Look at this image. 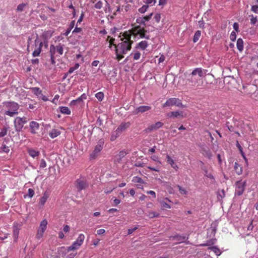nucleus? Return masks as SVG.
<instances>
[{
  "label": "nucleus",
  "instance_id": "f257e3e1",
  "mask_svg": "<svg viewBox=\"0 0 258 258\" xmlns=\"http://www.w3.org/2000/svg\"><path fill=\"white\" fill-rule=\"evenodd\" d=\"M119 37L121 42L114 45L116 58L118 60L131 49L134 41L143 38L148 40L150 37L145 28L140 26H135L130 30L121 33Z\"/></svg>",
  "mask_w": 258,
  "mask_h": 258
},
{
  "label": "nucleus",
  "instance_id": "f03ea898",
  "mask_svg": "<svg viewBox=\"0 0 258 258\" xmlns=\"http://www.w3.org/2000/svg\"><path fill=\"white\" fill-rule=\"evenodd\" d=\"M207 72V70L201 68H196L189 75L187 81L192 86L198 87L202 78L205 77Z\"/></svg>",
  "mask_w": 258,
  "mask_h": 258
},
{
  "label": "nucleus",
  "instance_id": "7ed1b4c3",
  "mask_svg": "<svg viewBox=\"0 0 258 258\" xmlns=\"http://www.w3.org/2000/svg\"><path fill=\"white\" fill-rule=\"evenodd\" d=\"M4 104L6 108L8 109V110L5 112V115L12 117L15 114H18L19 105L17 103L13 101L5 102Z\"/></svg>",
  "mask_w": 258,
  "mask_h": 258
},
{
  "label": "nucleus",
  "instance_id": "20e7f679",
  "mask_svg": "<svg viewBox=\"0 0 258 258\" xmlns=\"http://www.w3.org/2000/svg\"><path fill=\"white\" fill-rule=\"evenodd\" d=\"M104 145V141L103 139H100L95 146L94 150L90 154V158L91 159H95L102 150Z\"/></svg>",
  "mask_w": 258,
  "mask_h": 258
},
{
  "label": "nucleus",
  "instance_id": "39448f33",
  "mask_svg": "<svg viewBox=\"0 0 258 258\" xmlns=\"http://www.w3.org/2000/svg\"><path fill=\"white\" fill-rule=\"evenodd\" d=\"M48 222L46 219H43L40 223L39 226L37 229L36 238L40 239L43 236L44 232L47 229Z\"/></svg>",
  "mask_w": 258,
  "mask_h": 258
},
{
  "label": "nucleus",
  "instance_id": "423d86ee",
  "mask_svg": "<svg viewBox=\"0 0 258 258\" xmlns=\"http://www.w3.org/2000/svg\"><path fill=\"white\" fill-rule=\"evenodd\" d=\"M34 44L35 48L32 53V56L33 57H37L39 56L41 53L43 43L37 37L35 40Z\"/></svg>",
  "mask_w": 258,
  "mask_h": 258
},
{
  "label": "nucleus",
  "instance_id": "0eeeda50",
  "mask_svg": "<svg viewBox=\"0 0 258 258\" xmlns=\"http://www.w3.org/2000/svg\"><path fill=\"white\" fill-rule=\"evenodd\" d=\"M173 105H176L178 107L182 106V103H181L180 101L178 99L175 98H171L168 99L166 101V102L164 104H163V107H166L172 106Z\"/></svg>",
  "mask_w": 258,
  "mask_h": 258
},
{
  "label": "nucleus",
  "instance_id": "6e6552de",
  "mask_svg": "<svg viewBox=\"0 0 258 258\" xmlns=\"http://www.w3.org/2000/svg\"><path fill=\"white\" fill-rule=\"evenodd\" d=\"M246 185L245 181H239L236 183L235 187V195L240 196L241 195L244 190L245 187Z\"/></svg>",
  "mask_w": 258,
  "mask_h": 258
},
{
  "label": "nucleus",
  "instance_id": "1a4fd4ad",
  "mask_svg": "<svg viewBox=\"0 0 258 258\" xmlns=\"http://www.w3.org/2000/svg\"><path fill=\"white\" fill-rule=\"evenodd\" d=\"M27 122V118L26 117H17L14 121L15 126L17 131L21 130L24 124Z\"/></svg>",
  "mask_w": 258,
  "mask_h": 258
},
{
  "label": "nucleus",
  "instance_id": "9d476101",
  "mask_svg": "<svg viewBox=\"0 0 258 258\" xmlns=\"http://www.w3.org/2000/svg\"><path fill=\"white\" fill-rule=\"evenodd\" d=\"M153 15V13H152L144 17H140L136 19V22L140 25V26L141 25L145 26L146 23L151 20Z\"/></svg>",
  "mask_w": 258,
  "mask_h": 258
},
{
  "label": "nucleus",
  "instance_id": "9b49d317",
  "mask_svg": "<svg viewBox=\"0 0 258 258\" xmlns=\"http://www.w3.org/2000/svg\"><path fill=\"white\" fill-rule=\"evenodd\" d=\"M185 115L184 113L182 111H172L170 113H168L167 114V116L169 118H175V117H181L183 118L185 117Z\"/></svg>",
  "mask_w": 258,
  "mask_h": 258
},
{
  "label": "nucleus",
  "instance_id": "f8f14e48",
  "mask_svg": "<svg viewBox=\"0 0 258 258\" xmlns=\"http://www.w3.org/2000/svg\"><path fill=\"white\" fill-rule=\"evenodd\" d=\"M163 125V123L162 122L158 121L155 123L152 124L148 126L147 128V131L148 132H151L152 131L156 130L160 127H161Z\"/></svg>",
  "mask_w": 258,
  "mask_h": 258
},
{
  "label": "nucleus",
  "instance_id": "ddd939ff",
  "mask_svg": "<svg viewBox=\"0 0 258 258\" xmlns=\"http://www.w3.org/2000/svg\"><path fill=\"white\" fill-rule=\"evenodd\" d=\"M166 161L167 163L169 164L172 168H173L175 170H178V166L175 163L173 159L171 158L168 154L166 155Z\"/></svg>",
  "mask_w": 258,
  "mask_h": 258
},
{
  "label": "nucleus",
  "instance_id": "4468645a",
  "mask_svg": "<svg viewBox=\"0 0 258 258\" xmlns=\"http://www.w3.org/2000/svg\"><path fill=\"white\" fill-rule=\"evenodd\" d=\"M148 46L149 43L146 40H142L136 44L135 48L136 49L144 50L148 47Z\"/></svg>",
  "mask_w": 258,
  "mask_h": 258
},
{
  "label": "nucleus",
  "instance_id": "2eb2a0df",
  "mask_svg": "<svg viewBox=\"0 0 258 258\" xmlns=\"http://www.w3.org/2000/svg\"><path fill=\"white\" fill-rule=\"evenodd\" d=\"M21 225L18 223L15 222L13 225V236L15 240H17L19 233Z\"/></svg>",
  "mask_w": 258,
  "mask_h": 258
},
{
  "label": "nucleus",
  "instance_id": "dca6fc26",
  "mask_svg": "<svg viewBox=\"0 0 258 258\" xmlns=\"http://www.w3.org/2000/svg\"><path fill=\"white\" fill-rule=\"evenodd\" d=\"M77 187L79 190L85 189L87 186V183L85 180L81 179H78L77 180Z\"/></svg>",
  "mask_w": 258,
  "mask_h": 258
},
{
  "label": "nucleus",
  "instance_id": "f3484780",
  "mask_svg": "<svg viewBox=\"0 0 258 258\" xmlns=\"http://www.w3.org/2000/svg\"><path fill=\"white\" fill-rule=\"evenodd\" d=\"M30 127L31 130V133L33 134H36L37 131L39 128V124L38 122L35 121H32L30 123Z\"/></svg>",
  "mask_w": 258,
  "mask_h": 258
},
{
  "label": "nucleus",
  "instance_id": "a211bd4d",
  "mask_svg": "<svg viewBox=\"0 0 258 258\" xmlns=\"http://www.w3.org/2000/svg\"><path fill=\"white\" fill-rule=\"evenodd\" d=\"M151 107L149 106H141L137 107L135 110V113H143L150 110Z\"/></svg>",
  "mask_w": 258,
  "mask_h": 258
},
{
  "label": "nucleus",
  "instance_id": "6ab92c4d",
  "mask_svg": "<svg viewBox=\"0 0 258 258\" xmlns=\"http://www.w3.org/2000/svg\"><path fill=\"white\" fill-rule=\"evenodd\" d=\"M130 126V122H123L121 123L117 128V130L121 134L127 128Z\"/></svg>",
  "mask_w": 258,
  "mask_h": 258
},
{
  "label": "nucleus",
  "instance_id": "aec40b11",
  "mask_svg": "<svg viewBox=\"0 0 258 258\" xmlns=\"http://www.w3.org/2000/svg\"><path fill=\"white\" fill-rule=\"evenodd\" d=\"M49 194L47 192H45L42 197L40 199L39 204L41 206H44L49 198Z\"/></svg>",
  "mask_w": 258,
  "mask_h": 258
},
{
  "label": "nucleus",
  "instance_id": "412c9836",
  "mask_svg": "<svg viewBox=\"0 0 258 258\" xmlns=\"http://www.w3.org/2000/svg\"><path fill=\"white\" fill-rule=\"evenodd\" d=\"M60 134V132L57 129H52L51 130L49 133V136L51 138L54 139L57 136H58Z\"/></svg>",
  "mask_w": 258,
  "mask_h": 258
},
{
  "label": "nucleus",
  "instance_id": "4be33fe9",
  "mask_svg": "<svg viewBox=\"0 0 258 258\" xmlns=\"http://www.w3.org/2000/svg\"><path fill=\"white\" fill-rule=\"evenodd\" d=\"M28 153L29 155L33 158L38 157L40 155V152L38 151L35 150L33 149H29Z\"/></svg>",
  "mask_w": 258,
  "mask_h": 258
},
{
  "label": "nucleus",
  "instance_id": "5701e85b",
  "mask_svg": "<svg viewBox=\"0 0 258 258\" xmlns=\"http://www.w3.org/2000/svg\"><path fill=\"white\" fill-rule=\"evenodd\" d=\"M58 109L59 111L64 114L70 115L71 113L70 109L67 106H61Z\"/></svg>",
  "mask_w": 258,
  "mask_h": 258
},
{
  "label": "nucleus",
  "instance_id": "b1692460",
  "mask_svg": "<svg viewBox=\"0 0 258 258\" xmlns=\"http://www.w3.org/2000/svg\"><path fill=\"white\" fill-rule=\"evenodd\" d=\"M80 246V244L74 241L71 246L67 247V251L78 249Z\"/></svg>",
  "mask_w": 258,
  "mask_h": 258
},
{
  "label": "nucleus",
  "instance_id": "393cba45",
  "mask_svg": "<svg viewBox=\"0 0 258 258\" xmlns=\"http://www.w3.org/2000/svg\"><path fill=\"white\" fill-rule=\"evenodd\" d=\"M121 133L116 129L115 131H113L111 133V135L110 137V140L111 141H114L117 138H118Z\"/></svg>",
  "mask_w": 258,
  "mask_h": 258
},
{
  "label": "nucleus",
  "instance_id": "a878e982",
  "mask_svg": "<svg viewBox=\"0 0 258 258\" xmlns=\"http://www.w3.org/2000/svg\"><path fill=\"white\" fill-rule=\"evenodd\" d=\"M237 48L238 50L241 52L243 49V41L242 39H238L236 43Z\"/></svg>",
  "mask_w": 258,
  "mask_h": 258
},
{
  "label": "nucleus",
  "instance_id": "bb28decb",
  "mask_svg": "<svg viewBox=\"0 0 258 258\" xmlns=\"http://www.w3.org/2000/svg\"><path fill=\"white\" fill-rule=\"evenodd\" d=\"M130 55L133 57L134 60H137L140 58L141 54L139 51H135L132 52Z\"/></svg>",
  "mask_w": 258,
  "mask_h": 258
},
{
  "label": "nucleus",
  "instance_id": "cd10ccee",
  "mask_svg": "<svg viewBox=\"0 0 258 258\" xmlns=\"http://www.w3.org/2000/svg\"><path fill=\"white\" fill-rule=\"evenodd\" d=\"M85 239V235L83 234H80L79 235L78 237L76 239V240L75 241L76 243L80 244L81 246L82 245Z\"/></svg>",
  "mask_w": 258,
  "mask_h": 258
},
{
  "label": "nucleus",
  "instance_id": "c85d7f7f",
  "mask_svg": "<svg viewBox=\"0 0 258 258\" xmlns=\"http://www.w3.org/2000/svg\"><path fill=\"white\" fill-rule=\"evenodd\" d=\"M55 47V50L59 54V55H62L63 52V45L61 44H59Z\"/></svg>",
  "mask_w": 258,
  "mask_h": 258
},
{
  "label": "nucleus",
  "instance_id": "c756f323",
  "mask_svg": "<svg viewBox=\"0 0 258 258\" xmlns=\"http://www.w3.org/2000/svg\"><path fill=\"white\" fill-rule=\"evenodd\" d=\"M75 20L72 21L69 26V28L66 31V32L64 33V35L66 36H68V35L70 34V32L72 30V29L75 26Z\"/></svg>",
  "mask_w": 258,
  "mask_h": 258
},
{
  "label": "nucleus",
  "instance_id": "7c9ffc66",
  "mask_svg": "<svg viewBox=\"0 0 258 258\" xmlns=\"http://www.w3.org/2000/svg\"><path fill=\"white\" fill-rule=\"evenodd\" d=\"M9 151V147L6 145L2 144L0 147V153H8Z\"/></svg>",
  "mask_w": 258,
  "mask_h": 258
},
{
  "label": "nucleus",
  "instance_id": "2f4dec72",
  "mask_svg": "<svg viewBox=\"0 0 258 258\" xmlns=\"http://www.w3.org/2000/svg\"><path fill=\"white\" fill-rule=\"evenodd\" d=\"M234 169H235L236 172L239 175V174H242V167L240 166V165L238 164L237 163H235Z\"/></svg>",
  "mask_w": 258,
  "mask_h": 258
},
{
  "label": "nucleus",
  "instance_id": "473e14b6",
  "mask_svg": "<svg viewBox=\"0 0 258 258\" xmlns=\"http://www.w3.org/2000/svg\"><path fill=\"white\" fill-rule=\"evenodd\" d=\"M209 249L212 250L217 256H219L221 254V250L216 246L211 247L209 248Z\"/></svg>",
  "mask_w": 258,
  "mask_h": 258
},
{
  "label": "nucleus",
  "instance_id": "72a5a7b5",
  "mask_svg": "<svg viewBox=\"0 0 258 258\" xmlns=\"http://www.w3.org/2000/svg\"><path fill=\"white\" fill-rule=\"evenodd\" d=\"M201 32L199 30L195 32L194 36V38H193L194 42L195 43L198 41V40L199 39V38L201 36Z\"/></svg>",
  "mask_w": 258,
  "mask_h": 258
},
{
  "label": "nucleus",
  "instance_id": "f704fd0d",
  "mask_svg": "<svg viewBox=\"0 0 258 258\" xmlns=\"http://www.w3.org/2000/svg\"><path fill=\"white\" fill-rule=\"evenodd\" d=\"M149 7V6L148 5H144L141 8L138 9V11L141 14H144L147 11Z\"/></svg>",
  "mask_w": 258,
  "mask_h": 258
},
{
  "label": "nucleus",
  "instance_id": "c9c22d12",
  "mask_svg": "<svg viewBox=\"0 0 258 258\" xmlns=\"http://www.w3.org/2000/svg\"><path fill=\"white\" fill-rule=\"evenodd\" d=\"M159 216V214L158 213L150 211L148 213L147 216L150 218H153L154 217H158Z\"/></svg>",
  "mask_w": 258,
  "mask_h": 258
},
{
  "label": "nucleus",
  "instance_id": "e433bc0d",
  "mask_svg": "<svg viewBox=\"0 0 258 258\" xmlns=\"http://www.w3.org/2000/svg\"><path fill=\"white\" fill-rule=\"evenodd\" d=\"M87 99V95L85 93H83L81 96L78 97L76 100H74L72 101V102H80L82 101L83 100Z\"/></svg>",
  "mask_w": 258,
  "mask_h": 258
},
{
  "label": "nucleus",
  "instance_id": "4c0bfd02",
  "mask_svg": "<svg viewBox=\"0 0 258 258\" xmlns=\"http://www.w3.org/2000/svg\"><path fill=\"white\" fill-rule=\"evenodd\" d=\"M79 67H80V64L78 63H76L75 64L74 67H71L69 69L68 74H71L73 73L76 70L78 69L79 68Z\"/></svg>",
  "mask_w": 258,
  "mask_h": 258
},
{
  "label": "nucleus",
  "instance_id": "58836bf2",
  "mask_svg": "<svg viewBox=\"0 0 258 258\" xmlns=\"http://www.w3.org/2000/svg\"><path fill=\"white\" fill-rule=\"evenodd\" d=\"M56 51L55 50V47L53 45L50 46L49 53L50 56H55Z\"/></svg>",
  "mask_w": 258,
  "mask_h": 258
},
{
  "label": "nucleus",
  "instance_id": "ea45409f",
  "mask_svg": "<svg viewBox=\"0 0 258 258\" xmlns=\"http://www.w3.org/2000/svg\"><path fill=\"white\" fill-rule=\"evenodd\" d=\"M32 91L35 95H36L37 97L41 94L42 91L38 87H34L32 89Z\"/></svg>",
  "mask_w": 258,
  "mask_h": 258
},
{
  "label": "nucleus",
  "instance_id": "a19ab883",
  "mask_svg": "<svg viewBox=\"0 0 258 258\" xmlns=\"http://www.w3.org/2000/svg\"><path fill=\"white\" fill-rule=\"evenodd\" d=\"M95 97L99 101H102L104 98V94L101 92H98L95 94Z\"/></svg>",
  "mask_w": 258,
  "mask_h": 258
},
{
  "label": "nucleus",
  "instance_id": "79ce46f5",
  "mask_svg": "<svg viewBox=\"0 0 258 258\" xmlns=\"http://www.w3.org/2000/svg\"><path fill=\"white\" fill-rule=\"evenodd\" d=\"M177 187L181 195H186L187 194L188 192L185 188H182L181 186L178 185H177Z\"/></svg>",
  "mask_w": 258,
  "mask_h": 258
},
{
  "label": "nucleus",
  "instance_id": "37998d69",
  "mask_svg": "<svg viewBox=\"0 0 258 258\" xmlns=\"http://www.w3.org/2000/svg\"><path fill=\"white\" fill-rule=\"evenodd\" d=\"M103 7V3L101 1L97 2L94 5V8L96 9H101Z\"/></svg>",
  "mask_w": 258,
  "mask_h": 258
},
{
  "label": "nucleus",
  "instance_id": "c03bdc74",
  "mask_svg": "<svg viewBox=\"0 0 258 258\" xmlns=\"http://www.w3.org/2000/svg\"><path fill=\"white\" fill-rule=\"evenodd\" d=\"M225 197V191L223 189L218 191L217 194V197L220 200V198L221 199H223Z\"/></svg>",
  "mask_w": 258,
  "mask_h": 258
},
{
  "label": "nucleus",
  "instance_id": "a18cd8bd",
  "mask_svg": "<svg viewBox=\"0 0 258 258\" xmlns=\"http://www.w3.org/2000/svg\"><path fill=\"white\" fill-rule=\"evenodd\" d=\"M176 240L179 241V242L181 243L183 242L186 239V237L184 236L177 235L176 237Z\"/></svg>",
  "mask_w": 258,
  "mask_h": 258
},
{
  "label": "nucleus",
  "instance_id": "49530a36",
  "mask_svg": "<svg viewBox=\"0 0 258 258\" xmlns=\"http://www.w3.org/2000/svg\"><path fill=\"white\" fill-rule=\"evenodd\" d=\"M250 18V23L252 25H254L257 21V18L256 17H254L253 15H249V16Z\"/></svg>",
  "mask_w": 258,
  "mask_h": 258
},
{
  "label": "nucleus",
  "instance_id": "de8ad7c7",
  "mask_svg": "<svg viewBox=\"0 0 258 258\" xmlns=\"http://www.w3.org/2000/svg\"><path fill=\"white\" fill-rule=\"evenodd\" d=\"M7 129L6 127H4L2 129L0 132V138L5 137L7 134Z\"/></svg>",
  "mask_w": 258,
  "mask_h": 258
},
{
  "label": "nucleus",
  "instance_id": "09e8293b",
  "mask_svg": "<svg viewBox=\"0 0 258 258\" xmlns=\"http://www.w3.org/2000/svg\"><path fill=\"white\" fill-rule=\"evenodd\" d=\"M156 3V0H146L145 3L149 6H153Z\"/></svg>",
  "mask_w": 258,
  "mask_h": 258
},
{
  "label": "nucleus",
  "instance_id": "8fccbe9b",
  "mask_svg": "<svg viewBox=\"0 0 258 258\" xmlns=\"http://www.w3.org/2000/svg\"><path fill=\"white\" fill-rule=\"evenodd\" d=\"M26 5L25 4L22 3L19 5L17 7V10L18 11L21 12L23 10L24 8L26 7Z\"/></svg>",
  "mask_w": 258,
  "mask_h": 258
},
{
  "label": "nucleus",
  "instance_id": "3c124183",
  "mask_svg": "<svg viewBox=\"0 0 258 258\" xmlns=\"http://www.w3.org/2000/svg\"><path fill=\"white\" fill-rule=\"evenodd\" d=\"M39 99H41L43 101H48V97L45 96V95H44L41 92V94H40L38 97H37Z\"/></svg>",
  "mask_w": 258,
  "mask_h": 258
},
{
  "label": "nucleus",
  "instance_id": "603ef678",
  "mask_svg": "<svg viewBox=\"0 0 258 258\" xmlns=\"http://www.w3.org/2000/svg\"><path fill=\"white\" fill-rule=\"evenodd\" d=\"M160 204L163 208H165L166 209H170L171 208V206H170V205L166 203L165 202H164L163 201H161Z\"/></svg>",
  "mask_w": 258,
  "mask_h": 258
},
{
  "label": "nucleus",
  "instance_id": "864d4df0",
  "mask_svg": "<svg viewBox=\"0 0 258 258\" xmlns=\"http://www.w3.org/2000/svg\"><path fill=\"white\" fill-rule=\"evenodd\" d=\"M39 167L42 169L46 167V163L44 159H42L41 160Z\"/></svg>",
  "mask_w": 258,
  "mask_h": 258
},
{
  "label": "nucleus",
  "instance_id": "5fc2aeb1",
  "mask_svg": "<svg viewBox=\"0 0 258 258\" xmlns=\"http://www.w3.org/2000/svg\"><path fill=\"white\" fill-rule=\"evenodd\" d=\"M28 196L30 198H32L33 197L34 195V190L33 189H32V188H29L28 190Z\"/></svg>",
  "mask_w": 258,
  "mask_h": 258
},
{
  "label": "nucleus",
  "instance_id": "6e6d98bb",
  "mask_svg": "<svg viewBox=\"0 0 258 258\" xmlns=\"http://www.w3.org/2000/svg\"><path fill=\"white\" fill-rule=\"evenodd\" d=\"M236 32H234V31H232L230 34V39L234 41L236 39Z\"/></svg>",
  "mask_w": 258,
  "mask_h": 258
},
{
  "label": "nucleus",
  "instance_id": "4d7b16f0",
  "mask_svg": "<svg viewBox=\"0 0 258 258\" xmlns=\"http://www.w3.org/2000/svg\"><path fill=\"white\" fill-rule=\"evenodd\" d=\"M133 181L135 182L143 183V181L142 178L139 177H135Z\"/></svg>",
  "mask_w": 258,
  "mask_h": 258
},
{
  "label": "nucleus",
  "instance_id": "13d9d810",
  "mask_svg": "<svg viewBox=\"0 0 258 258\" xmlns=\"http://www.w3.org/2000/svg\"><path fill=\"white\" fill-rule=\"evenodd\" d=\"M154 19L157 23H159L161 19V15L160 14H156L154 16Z\"/></svg>",
  "mask_w": 258,
  "mask_h": 258
},
{
  "label": "nucleus",
  "instance_id": "bf43d9fd",
  "mask_svg": "<svg viewBox=\"0 0 258 258\" xmlns=\"http://www.w3.org/2000/svg\"><path fill=\"white\" fill-rule=\"evenodd\" d=\"M251 11L255 13L258 14V6L253 5L251 7Z\"/></svg>",
  "mask_w": 258,
  "mask_h": 258
},
{
  "label": "nucleus",
  "instance_id": "052dcab7",
  "mask_svg": "<svg viewBox=\"0 0 258 258\" xmlns=\"http://www.w3.org/2000/svg\"><path fill=\"white\" fill-rule=\"evenodd\" d=\"M233 27L234 30L236 32H239V24L237 23H236V22L234 23Z\"/></svg>",
  "mask_w": 258,
  "mask_h": 258
},
{
  "label": "nucleus",
  "instance_id": "680f3d73",
  "mask_svg": "<svg viewBox=\"0 0 258 258\" xmlns=\"http://www.w3.org/2000/svg\"><path fill=\"white\" fill-rule=\"evenodd\" d=\"M205 175L210 179H213L214 177L211 173H208L207 170H205Z\"/></svg>",
  "mask_w": 258,
  "mask_h": 258
},
{
  "label": "nucleus",
  "instance_id": "e2e57ef3",
  "mask_svg": "<svg viewBox=\"0 0 258 258\" xmlns=\"http://www.w3.org/2000/svg\"><path fill=\"white\" fill-rule=\"evenodd\" d=\"M151 158L152 160H153L154 161L158 162L160 163H161V162L159 161L158 157L156 155H152L151 157Z\"/></svg>",
  "mask_w": 258,
  "mask_h": 258
},
{
  "label": "nucleus",
  "instance_id": "0e129e2a",
  "mask_svg": "<svg viewBox=\"0 0 258 258\" xmlns=\"http://www.w3.org/2000/svg\"><path fill=\"white\" fill-rule=\"evenodd\" d=\"M81 31H82V29L81 28L76 27V28L73 31V33H80Z\"/></svg>",
  "mask_w": 258,
  "mask_h": 258
},
{
  "label": "nucleus",
  "instance_id": "69168bd1",
  "mask_svg": "<svg viewBox=\"0 0 258 258\" xmlns=\"http://www.w3.org/2000/svg\"><path fill=\"white\" fill-rule=\"evenodd\" d=\"M59 97V96L58 95H55L54 98L52 99L51 102L54 104H56V102L58 100V98Z\"/></svg>",
  "mask_w": 258,
  "mask_h": 258
},
{
  "label": "nucleus",
  "instance_id": "338daca9",
  "mask_svg": "<svg viewBox=\"0 0 258 258\" xmlns=\"http://www.w3.org/2000/svg\"><path fill=\"white\" fill-rule=\"evenodd\" d=\"M84 17V14L83 12H82L81 16H80L79 19H78V20L77 21V24L78 23H80L83 21Z\"/></svg>",
  "mask_w": 258,
  "mask_h": 258
},
{
  "label": "nucleus",
  "instance_id": "774afa93",
  "mask_svg": "<svg viewBox=\"0 0 258 258\" xmlns=\"http://www.w3.org/2000/svg\"><path fill=\"white\" fill-rule=\"evenodd\" d=\"M77 254L76 252H72L67 256V258H74Z\"/></svg>",
  "mask_w": 258,
  "mask_h": 258
}]
</instances>
